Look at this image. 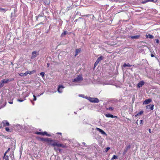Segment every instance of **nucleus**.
Segmentation results:
<instances>
[{"mask_svg":"<svg viewBox=\"0 0 160 160\" xmlns=\"http://www.w3.org/2000/svg\"><path fill=\"white\" fill-rule=\"evenodd\" d=\"M57 134H60L61 135H62V133H61V132H58L57 133Z\"/></svg>","mask_w":160,"mask_h":160,"instance_id":"45","label":"nucleus"},{"mask_svg":"<svg viewBox=\"0 0 160 160\" xmlns=\"http://www.w3.org/2000/svg\"><path fill=\"white\" fill-rule=\"evenodd\" d=\"M118 158V157L117 156H116L115 155H114L113 156V157H112V158L111 160H113L114 159H117Z\"/></svg>","mask_w":160,"mask_h":160,"instance_id":"29","label":"nucleus"},{"mask_svg":"<svg viewBox=\"0 0 160 160\" xmlns=\"http://www.w3.org/2000/svg\"><path fill=\"white\" fill-rule=\"evenodd\" d=\"M10 125L9 122L7 120H4L2 121L1 124V126L5 127L6 126H9Z\"/></svg>","mask_w":160,"mask_h":160,"instance_id":"5","label":"nucleus"},{"mask_svg":"<svg viewBox=\"0 0 160 160\" xmlns=\"http://www.w3.org/2000/svg\"><path fill=\"white\" fill-rule=\"evenodd\" d=\"M55 146L54 147V150L56 151H58L59 152H60L62 151V149H59V148H58V149H57L55 147Z\"/></svg>","mask_w":160,"mask_h":160,"instance_id":"26","label":"nucleus"},{"mask_svg":"<svg viewBox=\"0 0 160 160\" xmlns=\"http://www.w3.org/2000/svg\"><path fill=\"white\" fill-rule=\"evenodd\" d=\"M96 130H97L99 132H101V133L102 134H103V135H107V134H106V133L105 132H104L101 129L99 128H96Z\"/></svg>","mask_w":160,"mask_h":160,"instance_id":"13","label":"nucleus"},{"mask_svg":"<svg viewBox=\"0 0 160 160\" xmlns=\"http://www.w3.org/2000/svg\"><path fill=\"white\" fill-rule=\"evenodd\" d=\"M154 55H153V54H151V57H154Z\"/></svg>","mask_w":160,"mask_h":160,"instance_id":"44","label":"nucleus"},{"mask_svg":"<svg viewBox=\"0 0 160 160\" xmlns=\"http://www.w3.org/2000/svg\"><path fill=\"white\" fill-rule=\"evenodd\" d=\"M78 21V19H76L75 21H74V22H77V21Z\"/></svg>","mask_w":160,"mask_h":160,"instance_id":"48","label":"nucleus"},{"mask_svg":"<svg viewBox=\"0 0 160 160\" xmlns=\"http://www.w3.org/2000/svg\"><path fill=\"white\" fill-rule=\"evenodd\" d=\"M36 138L39 141L42 142H48V145H51L53 147L56 146L58 148H67V146L66 145L58 143V142H56L55 140H52L51 138H40V137H37Z\"/></svg>","mask_w":160,"mask_h":160,"instance_id":"1","label":"nucleus"},{"mask_svg":"<svg viewBox=\"0 0 160 160\" xmlns=\"http://www.w3.org/2000/svg\"><path fill=\"white\" fill-rule=\"evenodd\" d=\"M106 109L107 110H109L110 111H113V110L114 108H112V107H109L108 108H106Z\"/></svg>","mask_w":160,"mask_h":160,"instance_id":"28","label":"nucleus"},{"mask_svg":"<svg viewBox=\"0 0 160 160\" xmlns=\"http://www.w3.org/2000/svg\"><path fill=\"white\" fill-rule=\"evenodd\" d=\"M143 112L142 111H141L139 112H138L137 114L135 115V117H136L137 116L139 115L142 114Z\"/></svg>","mask_w":160,"mask_h":160,"instance_id":"25","label":"nucleus"},{"mask_svg":"<svg viewBox=\"0 0 160 160\" xmlns=\"http://www.w3.org/2000/svg\"><path fill=\"white\" fill-rule=\"evenodd\" d=\"M64 87L62 85H59L58 86V91L59 93L62 92V89H63Z\"/></svg>","mask_w":160,"mask_h":160,"instance_id":"6","label":"nucleus"},{"mask_svg":"<svg viewBox=\"0 0 160 160\" xmlns=\"http://www.w3.org/2000/svg\"><path fill=\"white\" fill-rule=\"evenodd\" d=\"M3 158L5 160H9L8 156L4 154Z\"/></svg>","mask_w":160,"mask_h":160,"instance_id":"23","label":"nucleus"},{"mask_svg":"<svg viewBox=\"0 0 160 160\" xmlns=\"http://www.w3.org/2000/svg\"><path fill=\"white\" fill-rule=\"evenodd\" d=\"M103 58V57L102 56H101L100 57L98 58L97 60V61L98 62H99L101 60H102Z\"/></svg>","mask_w":160,"mask_h":160,"instance_id":"22","label":"nucleus"},{"mask_svg":"<svg viewBox=\"0 0 160 160\" xmlns=\"http://www.w3.org/2000/svg\"><path fill=\"white\" fill-rule=\"evenodd\" d=\"M140 37V35H137L135 36H131L130 38L132 39H139Z\"/></svg>","mask_w":160,"mask_h":160,"instance_id":"11","label":"nucleus"},{"mask_svg":"<svg viewBox=\"0 0 160 160\" xmlns=\"http://www.w3.org/2000/svg\"><path fill=\"white\" fill-rule=\"evenodd\" d=\"M47 67H49L50 65V64L49 63H47Z\"/></svg>","mask_w":160,"mask_h":160,"instance_id":"43","label":"nucleus"},{"mask_svg":"<svg viewBox=\"0 0 160 160\" xmlns=\"http://www.w3.org/2000/svg\"><path fill=\"white\" fill-rule=\"evenodd\" d=\"M44 74H45V73L43 72H41L40 73V75H41L42 76V77H43V78L44 77Z\"/></svg>","mask_w":160,"mask_h":160,"instance_id":"33","label":"nucleus"},{"mask_svg":"<svg viewBox=\"0 0 160 160\" xmlns=\"http://www.w3.org/2000/svg\"><path fill=\"white\" fill-rule=\"evenodd\" d=\"M35 133L37 135H40V132H38L37 131L35 132Z\"/></svg>","mask_w":160,"mask_h":160,"instance_id":"40","label":"nucleus"},{"mask_svg":"<svg viewBox=\"0 0 160 160\" xmlns=\"http://www.w3.org/2000/svg\"><path fill=\"white\" fill-rule=\"evenodd\" d=\"M143 123V121L142 120H140V121H139V123H140V124H142Z\"/></svg>","mask_w":160,"mask_h":160,"instance_id":"39","label":"nucleus"},{"mask_svg":"<svg viewBox=\"0 0 160 160\" xmlns=\"http://www.w3.org/2000/svg\"><path fill=\"white\" fill-rule=\"evenodd\" d=\"M144 84V82L143 81H141L138 84L137 86L138 88L141 87Z\"/></svg>","mask_w":160,"mask_h":160,"instance_id":"15","label":"nucleus"},{"mask_svg":"<svg viewBox=\"0 0 160 160\" xmlns=\"http://www.w3.org/2000/svg\"><path fill=\"white\" fill-rule=\"evenodd\" d=\"M105 116L107 118H117L118 117L117 116H114L113 115L110 114L108 113V114H104Z\"/></svg>","mask_w":160,"mask_h":160,"instance_id":"7","label":"nucleus"},{"mask_svg":"<svg viewBox=\"0 0 160 160\" xmlns=\"http://www.w3.org/2000/svg\"><path fill=\"white\" fill-rule=\"evenodd\" d=\"M33 71H27V72H28V74H32V72H33Z\"/></svg>","mask_w":160,"mask_h":160,"instance_id":"35","label":"nucleus"},{"mask_svg":"<svg viewBox=\"0 0 160 160\" xmlns=\"http://www.w3.org/2000/svg\"><path fill=\"white\" fill-rule=\"evenodd\" d=\"M24 100L23 99H18L17 100V101L18 102H22L23 101H24Z\"/></svg>","mask_w":160,"mask_h":160,"instance_id":"37","label":"nucleus"},{"mask_svg":"<svg viewBox=\"0 0 160 160\" xmlns=\"http://www.w3.org/2000/svg\"><path fill=\"white\" fill-rule=\"evenodd\" d=\"M90 101L92 102H98L99 100L98 98H91Z\"/></svg>","mask_w":160,"mask_h":160,"instance_id":"10","label":"nucleus"},{"mask_svg":"<svg viewBox=\"0 0 160 160\" xmlns=\"http://www.w3.org/2000/svg\"><path fill=\"white\" fill-rule=\"evenodd\" d=\"M4 85L3 82L2 81L0 82V88L2 87Z\"/></svg>","mask_w":160,"mask_h":160,"instance_id":"30","label":"nucleus"},{"mask_svg":"<svg viewBox=\"0 0 160 160\" xmlns=\"http://www.w3.org/2000/svg\"><path fill=\"white\" fill-rule=\"evenodd\" d=\"M36 20L37 21H41L40 23L38 24H43V22L45 19V17L42 14H39L38 16H36Z\"/></svg>","mask_w":160,"mask_h":160,"instance_id":"2","label":"nucleus"},{"mask_svg":"<svg viewBox=\"0 0 160 160\" xmlns=\"http://www.w3.org/2000/svg\"><path fill=\"white\" fill-rule=\"evenodd\" d=\"M32 104H33V105H34V103L32 102Z\"/></svg>","mask_w":160,"mask_h":160,"instance_id":"49","label":"nucleus"},{"mask_svg":"<svg viewBox=\"0 0 160 160\" xmlns=\"http://www.w3.org/2000/svg\"><path fill=\"white\" fill-rule=\"evenodd\" d=\"M33 101H36L37 99V98H36V96L35 95H33Z\"/></svg>","mask_w":160,"mask_h":160,"instance_id":"38","label":"nucleus"},{"mask_svg":"<svg viewBox=\"0 0 160 160\" xmlns=\"http://www.w3.org/2000/svg\"><path fill=\"white\" fill-rule=\"evenodd\" d=\"M83 80V78L82 74L78 75L77 77L72 80V81L75 82H77L79 81H82Z\"/></svg>","mask_w":160,"mask_h":160,"instance_id":"3","label":"nucleus"},{"mask_svg":"<svg viewBox=\"0 0 160 160\" xmlns=\"http://www.w3.org/2000/svg\"><path fill=\"white\" fill-rule=\"evenodd\" d=\"M154 105L153 104H149L146 106V108L147 109H150L151 110L153 109Z\"/></svg>","mask_w":160,"mask_h":160,"instance_id":"12","label":"nucleus"},{"mask_svg":"<svg viewBox=\"0 0 160 160\" xmlns=\"http://www.w3.org/2000/svg\"><path fill=\"white\" fill-rule=\"evenodd\" d=\"M155 40L157 43H159V40L158 39H156Z\"/></svg>","mask_w":160,"mask_h":160,"instance_id":"41","label":"nucleus"},{"mask_svg":"<svg viewBox=\"0 0 160 160\" xmlns=\"http://www.w3.org/2000/svg\"><path fill=\"white\" fill-rule=\"evenodd\" d=\"M5 129V130L8 132H11L12 131V129H10L8 127H6Z\"/></svg>","mask_w":160,"mask_h":160,"instance_id":"21","label":"nucleus"},{"mask_svg":"<svg viewBox=\"0 0 160 160\" xmlns=\"http://www.w3.org/2000/svg\"><path fill=\"white\" fill-rule=\"evenodd\" d=\"M81 51V49L80 48L76 49V50L75 54V56L76 57L78 53L80 52Z\"/></svg>","mask_w":160,"mask_h":160,"instance_id":"18","label":"nucleus"},{"mask_svg":"<svg viewBox=\"0 0 160 160\" xmlns=\"http://www.w3.org/2000/svg\"><path fill=\"white\" fill-rule=\"evenodd\" d=\"M38 55L39 53L38 52H37L36 51H33L32 53V56L31 57V58L33 59L36 58Z\"/></svg>","mask_w":160,"mask_h":160,"instance_id":"4","label":"nucleus"},{"mask_svg":"<svg viewBox=\"0 0 160 160\" xmlns=\"http://www.w3.org/2000/svg\"><path fill=\"white\" fill-rule=\"evenodd\" d=\"M146 37L147 38H150V39H152L154 38V36L150 34H148V35H146Z\"/></svg>","mask_w":160,"mask_h":160,"instance_id":"20","label":"nucleus"},{"mask_svg":"<svg viewBox=\"0 0 160 160\" xmlns=\"http://www.w3.org/2000/svg\"><path fill=\"white\" fill-rule=\"evenodd\" d=\"M2 81L3 82L4 84L5 83H7L8 82H9V81H11L12 80H11L10 79H4L2 80Z\"/></svg>","mask_w":160,"mask_h":160,"instance_id":"19","label":"nucleus"},{"mask_svg":"<svg viewBox=\"0 0 160 160\" xmlns=\"http://www.w3.org/2000/svg\"><path fill=\"white\" fill-rule=\"evenodd\" d=\"M149 132H150V133H151V129H149Z\"/></svg>","mask_w":160,"mask_h":160,"instance_id":"47","label":"nucleus"},{"mask_svg":"<svg viewBox=\"0 0 160 160\" xmlns=\"http://www.w3.org/2000/svg\"><path fill=\"white\" fill-rule=\"evenodd\" d=\"M110 149V148L107 147L106 148L105 152H107Z\"/></svg>","mask_w":160,"mask_h":160,"instance_id":"36","label":"nucleus"},{"mask_svg":"<svg viewBox=\"0 0 160 160\" xmlns=\"http://www.w3.org/2000/svg\"><path fill=\"white\" fill-rule=\"evenodd\" d=\"M67 33V32H66V31H64L63 32H62V33L61 35L62 36L65 35Z\"/></svg>","mask_w":160,"mask_h":160,"instance_id":"31","label":"nucleus"},{"mask_svg":"<svg viewBox=\"0 0 160 160\" xmlns=\"http://www.w3.org/2000/svg\"><path fill=\"white\" fill-rule=\"evenodd\" d=\"M98 61L96 60V62H95L94 65V67H96L98 64Z\"/></svg>","mask_w":160,"mask_h":160,"instance_id":"32","label":"nucleus"},{"mask_svg":"<svg viewBox=\"0 0 160 160\" xmlns=\"http://www.w3.org/2000/svg\"><path fill=\"white\" fill-rule=\"evenodd\" d=\"M6 11V10L4 8H0V12H5Z\"/></svg>","mask_w":160,"mask_h":160,"instance_id":"27","label":"nucleus"},{"mask_svg":"<svg viewBox=\"0 0 160 160\" xmlns=\"http://www.w3.org/2000/svg\"><path fill=\"white\" fill-rule=\"evenodd\" d=\"M157 2V0H145L142 2L143 4H145L148 2Z\"/></svg>","mask_w":160,"mask_h":160,"instance_id":"8","label":"nucleus"},{"mask_svg":"<svg viewBox=\"0 0 160 160\" xmlns=\"http://www.w3.org/2000/svg\"><path fill=\"white\" fill-rule=\"evenodd\" d=\"M123 66L124 67H131L132 66V65H130L129 63H128L127 64L124 63L123 65Z\"/></svg>","mask_w":160,"mask_h":160,"instance_id":"24","label":"nucleus"},{"mask_svg":"<svg viewBox=\"0 0 160 160\" xmlns=\"http://www.w3.org/2000/svg\"><path fill=\"white\" fill-rule=\"evenodd\" d=\"M40 135L42 136H44L45 135H46V136H51L50 134H48L46 132H40Z\"/></svg>","mask_w":160,"mask_h":160,"instance_id":"16","label":"nucleus"},{"mask_svg":"<svg viewBox=\"0 0 160 160\" xmlns=\"http://www.w3.org/2000/svg\"><path fill=\"white\" fill-rule=\"evenodd\" d=\"M9 103L10 104H12L13 103V102H9Z\"/></svg>","mask_w":160,"mask_h":160,"instance_id":"46","label":"nucleus"},{"mask_svg":"<svg viewBox=\"0 0 160 160\" xmlns=\"http://www.w3.org/2000/svg\"><path fill=\"white\" fill-rule=\"evenodd\" d=\"M90 14H87V15H85L82 16H86L87 17H88L89 16H90Z\"/></svg>","mask_w":160,"mask_h":160,"instance_id":"42","label":"nucleus"},{"mask_svg":"<svg viewBox=\"0 0 160 160\" xmlns=\"http://www.w3.org/2000/svg\"><path fill=\"white\" fill-rule=\"evenodd\" d=\"M28 74V72H26L25 73H20L19 74V75L21 76V77H24L26 76Z\"/></svg>","mask_w":160,"mask_h":160,"instance_id":"17","label":"nucleus"},{"mask_svg":"<svg viewBox=\"0 0 160 160\" xmlns=\"http://www.w3.org/2000/svg\"><path fill=\"white\" fill-rule=\"evenodd\" d=\"M130 147L131 146L130 145H127L125 149H124V152H123V155L125 154L126 153L128 150L130 148Z\"/></svg>","mask_w":160,"mask_h":160,"instance_id":"9","label":"nucleus"},{"mask_svg":"<svg viewBox=\"0 0 160 160\" xmlns=\"http://www.w3.org/2000/svg\"><path fill=\"white\" fill-rule=\"evenodd\" d=\"M10 150V148H8L7 151L5 152L4 154L6 155L8 152Z\"/></svg>","mask_w":160,"mask_h":160,"instance_id":"34","label":"nucleus"},{"mask_svg":"<svg viewBox=\"0 0 160 160\" xmlns=\"http://www.w3.org/2000/svg\"><path fill=\"white\" fill-rule=\"evenodd\" d=\"M152 101V100L150 99H146L143 102V104H147L151 102Z\"/></svg>","mask_w":160,"mask_h":160,"instance_id":"14","label":"nucleus"}]
</instances>
